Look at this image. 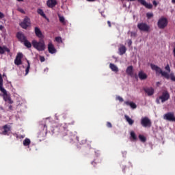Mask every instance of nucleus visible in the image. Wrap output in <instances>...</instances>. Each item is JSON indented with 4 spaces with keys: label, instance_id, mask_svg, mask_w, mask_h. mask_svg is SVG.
<instances>
[{
    "label": "nucleus",
    "instance_id": "nucleus-1",
    "mask_svg": "<svg viewBox=\"0 0 175 175\" xmlns=\"http://www.w3.org/2000/svg\"><path fill=\"white\" fill-rule=\"evenodd\" d=\"M31 44L36 50L38 51H44L46 50V44L44 43V40L40 38L39 42L36 41V40H33L31 41Z\"/></svg>",
    "mask_w": 175,
    "mask_h": 175
},
{
    "label": "nucleus",
    "instance_id": "nucleus-2",
    "mask_svg": "<svg viewBox=\"0 0 175 175\" xmlns=\"http://www.w3.org/2000/svg\"><path fill=\"white\" fill-rule=\"evenodd\" d=\"M150 68L152 70H155L156 73H159V75H161V76H163L165 79H170V75H169V73L165 71H163L162 69H161V68L158 67V66L151 64Z\"/></svg>",
    "mask_w": 175,
    "mask_h": 175
},
{
    "label": "nucleus",
    "instance_id": "nucleus-3",
    "mask_svg": "<svg viewBox=\"0 0 175 175\" xmlns=\"http://www.w3.org/2000/svg\"><path fill=\"white\" fill-rule=\"evenodd\" d=\"M141 125L144 128H151V125H152V122H151V120L148 118V117H144L141 119Z\"/></svg>",
    "mask_w": 175,
    "mask_h": 175
},
{
    "label": "nucleus",
    "instance_id": "nucleus-4",
    "mask_svg": "<svg viewBox=\"0 0 175 175\" xmlns=\"http://www.w3.org/2000/svg\"><path fill=\"white\" fill-rule=\"evenodd\" d=\"M167 18L165 17H161L158 21L157 25L160 29H164V28H166V27H167Z\"/></svg>",
    "mask_w": 175,
    "mask_h": 175
},
{
    "label": "nucleus",
    "instance_id": "nucleus-5",
    "mask_svg": "<svg viewBox=\"0 0 175 175\" xmlns=\"http://www.w3.org/2000/svg\"><path fill=\"white\" fill-rule=\"evenodd\" d=\"M20 25L23 29H27L28 27L31 26V19L28 16H25L23 21L20 23Z\"/></svg>",
    "mask_w": 175,
    "mask_h": 175
},
{
    "label": "nucleus",
    "instance_id": "nucleus-6",
    "mask_svg": "<svg viewBox=\"0 0 175 175\" xmlns=\"http://www.w3.org/2000/svg\"><path fill=\"white\" fill-rule=\"evenodd\" d=\"M137 28L139 31H142V32H148L150 31V27L144 23H138Z\"/></svg>",
    "mask_w": 175,
    "mask_h": 175
},
{
    "label": "nucleus",
    "instance_id": "nucleus-7",
    "mask_svg": "<svg viewBox=\"0 0 175 175\" xmlns=\"http://www.w3.org/2000/svg\"><path fill=\"white\" fill-rule=\"evenodd\" d=\"M170 98V94H169V92L167 91L163 92L162 95L159 97V99H161V103H164V102H166V100H169Z\"/></svg>",
    "mask_w": 175,
    "mask_h": 175
},
{
    "label": "nucleus",
    "instance_id": "nucleus-8",
    "mask_svg": "<svg viewBox=\"0 0 175 175\" xmlns=\"http://www.w3.org/2000/svg\"><path fill=\"white\" fill-rule=\"evenodd\" d=\"M164 120L167 121H175L174 113L168 112L164 115Z\"/></svg>",
    "mask_w": 175,
    "mask_h": 175
},
{
    "label": "nucleus",
    "instance_id": "nucleus-9",
    "mask_svg": "<svg viewBox=\"0 0 175 175\" xmlns=\"http://www.w3.org/2000/svg\"><path fill=\"white\" fill-rule=\"evenodd\" d=\"M21 59H23V53H18L14 59L15 65H17L18 66V65H21V64H23V62L21 61Z\"/></svg>",
    "mask_w": 175,
    "mask_h": 175
},
{
    "label": "nucleus",
    "instance_id": "nucleus-10",
    "mask_svg": "<svg viewBox=\"0 0 175 175\" xmlns=\"http://www.w3.org/2000/svg\"><path fill=\"white\" fill-rule=\"evenodd\" d=\"M130 1H135V0H130ZM142 6H144L146 9H152V4L148 3L146 0H137Z\"/></svg>",
    "mask_w": 175,
    "mask_h": 175
},
{
    "label": "nucleus",
    "instance_id": "nucleus-11",
    "mask_svg": "<svg viewBox=\"0 0 175 175\" xmlns=\"http://www.w3.org/2000/svg\"><path fill=\"white\" fill-rule=\"evenodd\" d=\"M34 32L37 38H38L39 39H44V36L43 35L42 31H40V29L39 27H35Z\"/></svg>",
    "mask_w": 175,
    "mask_h": 175
},
{
    "label": "nucleus",
    "instance_id": "nucleus-12",
    "mask_svg": "<svg viewBox=\"0 0 175 175\" xmlns=\"http://www.w3.org/2000/svg\"><path fill=\"white\" fill-rule=\"evenodd\" d=\"M17 39H18L19 42L21 43H24L27 40V37L24 35V33L21 32H18L16 34Z\"/></svg>",
    "mask_w": 175,
    "mask_h": 175
},
{
    "label": "nucleus",
    "instance_id": "nucleus-13",
    "mask_svg": "<svg viewBox=\"0 0 175 175\" xmlns=\"http://www.w3.org/2000/svg\"><path fill=\"white\" fill-rule=\"evenodd\" d=\"M144 91L147 94L148 96H152V94L154 93V90L152 87L144 88Z\"/></svg>",
    "mask_w": 175,
    "mask_h": 175
},
{
    "label": "nucleus",
    "instance_id": "nucleus-14",
    "mask_svg": "<svg viewBox=\"0 0 175 175\" xmlns=\"http://www.w3.org/2000/svg\"><path fill=\"white\" fill-rule=\"evenodd\" d=\"M48 51L50 53V54H55V53H57V49H55L54 44H53L51 42L48 44Z\"/></svg>",
    "mask_w": 175,
    "mask_h": 175
},
{
    "label": "nucleus",
    "instance_id": "nucleus-15",
    "mask_svg": "<svg viewBox=\"0 0 175 175\" xmlns=\"http://www.w3.org/2000/svg\"><path fill=\"white\" fill-rule=\"evenodd\" d=\"M57 3V0H47L46 6L51 9H53V8H55Z\"/></svg>",
    "mask_w": 175,
    "mask_h": 175
},
{
    "label": "nucleus",
    "instance_id": "nucleus-16",
    "mask_svg": "<svg viewBox=\"0 0 175 175\" xmlns=\"http://www.w3.org/2000/svg\"><path fill=\"white\" fill-rule=\"evenodd\" d=\"M126 73L129 76H131V77H133V66H128L126 70Z\"/></svg>",
    "mask_w": 175,
    "mask_h": 175
},
{
    "label": "nucleus",
    "instance_id": "nucleus-17",
    "mask_svg": "<svg viewBox=\"0 0 175 175\" xmlns=\"http://www.w3.org/2000/svg\"><path fill=\"white\" fill-rule=\"evenodd\" d=\"M3 99L5 102H8V103H9L10 105H12V103H13V100H12L10 95L8 94V93L3 94Z\"/></svg>",
    "mask_w": 175,
    "mask_h": 175
},
{
    "label": "nucleus",
    "instance_id": "nucleus-18",
    "mask_svg": "<svg viewBox=\"0 0 175 175\" xmlns=\"http://www.w3.org/2000/svg\"><path fill=\"white\" fill-rule=\"evenodd\" d=\"M120 55H124L126 53V47L124 45H120V47L118 49Z\"/></svg>",
    "mask_w": 175,
    "mask_h": 175
},
{
    "label": "nucleus",
    "instance_id": "nucleus-19",
    "mask_svg": "<svg viewBox=\"0 0 175 175\" xmlns=\"http://www.w3.org/2000/svg\"><path fill=\"white\" fill-rule=\"evenodd\" d=\"M138 77L140 80H146L148 77L147 74L144 73L143 71H139L138 73Z\"/></svg>",
    "mask_w": 175,
    "mask_h": 175
},
{
    "label": "nucleus",
    "instance_id": "nucleus-20",
    "mask_svg": "<svg viewBox=\"0 0 175 175\" xmlns=\"http://www.w3.org/2000/svg\"><path fill=\"white\" fill-rule=\"evenodd\" d=\"M10 53V49L6 46H0V54H5V53Z\"/></svg>",
    "mask_w": 175,
    "mask_h": 175
},
{
    "label": "nucleus",
    "instance_id": "nucleus-21",
    "mask_svg": "<svg viewBox=\"0 0 175 175\" xmlns=\"http://www.w3.org/2000/svg\"><path fill=\"white\" fill-rule=\"evenodd\" d=\"M109 68L112 72H116V73H117V72H118V67H117V66H116L114 64L111 63L109 64Z\"/></svg>",
    "mask_w": 175,
    "mask_h": 175
},
{
    "label": "nucleus",
    "instance_id": "nucleus-22",
    "mask_svg": "<svg viewBox=\"0 0 175 175\" xmlns=\"http://www.w3.org/2000/svg\"><path fill=\"white\" fill-rule=\"evenodd\" d=\"M126 121L128 122L129 125H133L135 120H132V118H129L127 115L124 116Z\"/></svg>",
    "mask_w": 175,
    "mask_h": 175
},
{
    "label": "nucleus",
    "instance_id": "nucleus-23",
    "mask_svg": "<svg viewBox=\"0 0 175 175\" xmlns=\"http://www.w3.org/2000/svg\"><path fill=\"white\" fill-rule=\"evenodd\" d=\"M125 104L127 106H130L131 107V109H136V107H137V106L136 105V104L133 102H131L129 103V101H126Z\"/></svg>",
    "mask_w": 175,
    "mask_h": 175
},
{
    "label": "nucleus",
    "instance_id": "nucleus-24",
    "mask_svg": "<svg viewBox=\"0 0 175 175\" xmlns=\"http://www.w3.org/2000/svg\"><path fill=\"white\" fill-rule=\"evenodd\" d=\"M130 135H131V140L132 142H136V140H137V137L136 136L135 131H131Z\"/></svg>",
    "mask_w": 175,
    "mask_h": 175
},
{
    "label": "nucleus",
    "instance_id": "nucleus-25",
    "mask_svg": "<svg viewBox=\"0 0 175 175\" xmlns=\"http://www.w3.org/2000/svg\"><path fill=\"white\" fill-rule=\"evenodd\" d=\"M3 135H8V133L10 131V128L8 126V124H5L3 126Z\"/></svg>",
    "mask_w": 175,
    "mask_h": 175
},
{
    "label": "nucleus",
    "instance_id": "nucleus-26",
    "mask_svg": "<svg viewBox=\"0 0 175 175\" xmlns=\"http://www.w3.org/2000/svg\"><path fill=\"white\" fill-rule=\"evenodd\" d=\"M0 91L3 94V95L8 93L5 89L3 88V82H2V81H0Z\"/></svg>",
    "mask_w": 175,
    "mask_h": 175
},
{
    "label": "nucleus",
    "instance_id": "nucleus-27",
    "mask_svg": "<svg viewBox=\"0 0 175 175\" xmlns=\"http://www.w3.org/2000/svg\"><path fill=\"white\" fill-rule=\"evenodd\" d=\"M37 13L42 16L44 18H46V14H44V12H43V10L38 8L37 10Z\"/></svg>",
    "mask_w": 175,
    "mask_h": 175
},
{
    "label": "nucleus",
    "instance_id": "nucleus-28",
    "mask_svg": "<svg viewBox=\"0 0 175 175\" xmlns=\"http://www.w3.org/2000/svg\"><path fill=\"white\" fill-rule=\"evenodd\" d=\"M59 21L62 24V25H66V21H65V17L58 15Z\"/></svg>",
    "mask_w": 175,
    "mask_h": 175
},
{
    "label": "nucleus",
    "instance_id": "nucleus-29",
    "mask_svg": "<svg viewBox=\"0 0 175 175\" xmlns=\"http://www.w3.org/2000/svg\"><path fill=\"white\" fill-rule=\"evenodd\" d=\"M23 43L24 46L27 49H31L32 47V44H31V42L28 41V40H26Z\"/></svg>",
    "mask_w": 175,
    "mask_h": 175
},
{
    "label": "nucleus",
    "instance_id": "nucleus-30",
    "mask_svg": "<svg viewBox=\"0 0 175 175\" xmlns=\"http://www.w3.org/2000/svg\"><path fill=\"white\" fill-rule=\"evenodd\" d=\"M31 144V139L26 138L25 140H23V146L25 147H27V146H29Z\"/></svg>",
    "mask_w": 175,
    "mask_h": 175
},
{
    "label": "nucleus",
    "instance_id": "nucleus-31",
    "mask_svg": "<svg viewBox=\"0 0 175 175\" xmlns=\"http://www.w3.org/2000/svg\"><path fill=\"white\" fill-rule=\"evenodd\" d=\"M27 66L26 68V70H25V75H28V73H29V69L31 68V64H29V61L27 60Z\"/></svg>",
    "mask_w": 175,
    "mask_h": 175
},
{
    "label": "nucleus",
    "instance_id": "nucleus-32",
    "mask_svg": "<svg viewBox=\"0 0 175 175\" xmlns=\"http://www.w3.org/2000/svg\"><path fill=\"white\" fill-rule=\"evenodd\" d=\"M139 139L140 141L142 142V143H146L147 139L146 138V137H144V135H139Z\"/></svg>",
    "mask_w": 175,
    "mask_h": 175
},
{
    "label": "nucleus",
    "instance_id": "nucleus-33",
    "mask_svg": "<svg viewBox=\"0 0 175 175\" xmlns=\"http://www.w3.org/2000/svg\"><path fill=\"white\" fill-rule=\"evenodd\" d=\"M146 17L147 18H148V20H150V18H151L152 17H154V14L148 12L146 14Z\"/></svg>",
    "mask_w": 175,
    "mask_h": 175
},
{
    "label": "nucleus",
    "instance_id": "nucleus-34",
    "mask_svg": "<svg viewBox=\"0 0 175 175\" xmlns=\"http://www.w3.org/2000/svg\"><path fill=\"white\" fill-rule=\"evenodd\" d=\"M55 40L57 42V43H62V38L61 37H56L55 38Z\"/></svg>",
    "mask_w": 175,
    "mask_h": 175
},
{
    "label": "nucleus",
    "instance_id": "nucleus-35",
    "mask_svg": "<svg viewBox=\"0 0 175 175\" xmlns=\"http://www.w3.org/2000/svg\"><path fill=\"white\" fill-rule=\"evenodd\" d=\"M131 38H136V36H137V33L135 31H131Z\"/></svg>",
    "mask_w": 175,
    "mask_h": 175
},
{
    "label": "nucleus",
    "instance_id": "nucleus-36",
    "mask_svg": "<svg viewBox=\"0 0 175 175\" xmlns=\"http://www.w3.org/2000/svg\"><path fill=\"white\" fill-rule=\"evenodd\" d=\"M116 100H119V102H124V98L120 96H116Z\"/></svg>",
    "mask_w": 175,
    "mask_h": 175
},
{
    "label": "nucleus",
    "instance_id": "nucleus-37",
    "mask_svg": "<svg viewBox=\"0 0 175 175\" xmlns=\"http://www.w3.org/2000/svg\"><path fill=\"white\" fill-rule=\"evenodd\" d=\"M18 12H20V13H22L23 14H25V11L23 8H18L17 9Z\"/></svg>",
    "mask_w": 175,
    "mask_h": 175
},
{
    "label": "nucleus",
    "instance_id": "nucleus-38",
    "mask_svg": "<svg viewBox=\"0 0 175 175\" xmlns=\"http://www.w3.org/2000/svg\"><path fill=\"white\" fill-rule=\"evenodd\" d=\"M165 70H167L168 73H170V66L169 64H167V66L165 67Z\"/></svg>",
    "mask_w": 175,
    "mask_h": 175
},
{
    "label": "nucleus",
    "instance_id": "nucleus-39",
    "mask_svg": "<svg viewBox=\"0 0 175 175\" xmlns=\"http://www.w3.org/2000/svg\"><path fill=\"white\" fill-rule=\"evenodd\" d=\"M127 44H128L129 47H131L132 46V40H128Z\"/></svg>",
    "mask_w": 175,
    "mask_h": 175
},
{
    "label": "nucleus",
    "instance_id": "nucleus-40",
    "mask_svg": "<svg viewBox=\"0 0 175 175\" xmlns=\"http://www.w3.org/2000/svg\"><path fill=\"white\" fill-rule=\"evenodd\" d=\"M40 62H44V61H46V59H44V57L43 56H40Z\"/></svg>",
    "mask_w": 175,
    "mask_h": 175
},
{
    "label": "nucleus",
    "instance_id": "nucleus-41",
    "mask_svg": "<svg viewBox=\"0 0 175 175\" xmlns=\"http://www.w3.org/2000/svg\"><path fill=\"white\" fill-rule=\"evenodd\" d=\"M2 18H5V14L0 12V20H2Z\"/></svg>",
    "mask_w": 175,
    "mask_h": 175
},
{
    "label": "nucleus",
    "instance_id": "nucleus-42",
    "mask_svg": "<svg viewBox=\"0 0 175 175\" xmlns=\"http://www.w3.org/2000/svg\"><path fill=\"white\" fill-rule=\"evenodd\" d=\"M107 128H111L113 125H111V123L110 122H107Z\"/></svg>",
    "mask_w": 175,
    "mask_h": 175
},
{
    "label": "nucleus",
    "instance_id": "nucleus-43",
    "mask_svg": "<svg viewBox=\"0 0 175 175\" xmlns=\"http://www.w3.org/2000/svg\"><path fill=\"white\" fill-rule=\"evenodd\" d=\"M170 79L172 81H175V76L174 75H171Z\"/></svg>",
    "mask_w": 175,
    "mask_h": 175
},
{
    "label": "nucleus",
    "instance_id": "nucleus-44",
    "mask_svg": "<svg viewBox=\"0 0 175 175\" xmlns=\"http://www.w3.org/2000/svg\"><path fill=\"white\" fill-rule=\"evenodd\" d=\"M153 5L154 6H158V3H157V1H153Z\"/></svg>",
    "mask_w": 175,
    "mask_h": 175
},
{
    "label": "nucleus",
    "instance_id": "nucleus-45",
    "mask_svg": "<svg viewBox=\"0 0 175 175\" xmlns=\"http://www.w3.org/2000/svg\"><path fill=\"white\" fill-rule=\"evenodd\" d=\"M107 24H108L109 28H111V23L110 22V21H107Z\"/></svg>",
    "mask_w": 175,
    "mask_h": 175
},
{
    "label": "nucleus",
    "instance_id": "nucleus-46",
    "mask_svg": "<svg viewBox=\"0 0 175 175\" xmlns=\"http://www.w3.org/2000/svg\"><path fill=\"white\" fill-rule=\"evenodd\" d=\"M159 100H161V99H159V98H157V100H156L157 103L159 104L160 103Z\"/></svg>",
    "mask_w": 175,
    "mask_h": 175
},
{
    "label": "nucleus",
    "instance_id": "nucleus-47",
    "mask_svg": "<svg viewBox=\"0 0 175 175\" xmlns=\"http://www.w3.org/2000/svg\"><path fill=\"white\" fill-rule=\"evenodd\" d=\"M70 125H75V121H72L70 123H69Z\"/></svg>",
    "mask_w": 175,
    "mask_h": 175
},
{
    "label": "nucleus",
    "instance_id": "nucleus-48",
    "mask_svg": "<svg viewBox=\"0 0 175 175\" xmlns=\"http://www.w3.org/2000/svg\"><path fill=\"white\" fill-rule=\"evenodd\" d=\"M3 29V26L0 25V30L2 31Z\"/></svg>",
    "mask_w": 175,
    "mask_h": 175
},
{
    "label": "nucleus",
    "instance_id": "nucleus-49",
    "mask_svg": "<svg viewBox=\"0 0 175 175\" xmlns=\"http://www.w3.org/2000/svg\"><path fill=\"white\" fill-rule=\"evenodd\" d=\"M88 2H94L95 0H87Z\"/></svg>",
    "mask_w": 175,
    "mask_h": 175
},
{
    "label": "nucleus",
    "instance_id": "nucleus-50",
    "mask_svg": "<svg viewBox=\"0 0 175 175\" xmlns=\"http://www.w3.org/2000/svg\"><path fill=\"white\" fill-rule=\"evenodd\" d=\"M18 1V2H23V1H24V0H17Z\"/></svg>",
    "mask_w": 175,
    "mask_h": 175
},
{
    "label": "nucleus",
    "instance_id": "nucleus-51",
    "mask_svg": "<svg viewBox=\"0 0 175 175\" xmlns=\"http://www.w3.org/2000/svg\"><path fill=\"white\" fill-rule=\"evenodd\" d=\"M172 3H175V0H172Z\"/></svg>",
    "mask_w": 175,
    "mask_h": 175
},
{
    "label": "nucleus",
    "instance_id": "nucleus-52",
    "mask_svg": "<svg viewBox=\"0 0 175 175\" xmlns=\"http://www.w3.org/2000/svg\"><path fill=\"white\" fill-rule=\"evenodd\" d=\"M12 105L9 106V109H12Z\"/></svg>",
    "mask_w": 175,
    "mask_h": 175
}]
</instances>
